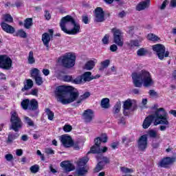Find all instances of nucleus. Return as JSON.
<instances>
[{"label": "nucleus", "instance_id": "f257e3e1", "mask_svg": "<svg viewBox=\"0 0 176 176\" xmlns=\"http://www.w3.org/2000/svg\"><path fill=\"white\" fill-rule=\"evenodd\" d=\"M55 96L57 101L61 102L64 105L71 104L76 101V104H82L85 100H87L90 97L89 92H85L79 96V91L71 86L62 85L56 88Z\"/></svg>", "mask_w": 176, "mask_h": 176}, {"label": "nucleus", "instance_id": "f03ea898", "mask_svg": "<svg viewBox=\"0 0 176 176\" xmlns=\"http://www.w3.org/2000/svg\"><path fill=\"white\" fill-rule=\"evenodd\" d=\"M133 85L135 87H151L155 85V81L152 78V74L146 70H142L138 73L132 74Z\"/></svg>", "mask_w": 176, "mask_h": 176}, {"label": "nucleus", "instance_id": "7ed1b4c3", "mask_svg": "<svg viewBox=\"0 0 176 176\" xmlns=\"http://www.w3.org/2000/svg\"><path fill=\"white\" fill-rule=\"evenodd\" d=\"M60 27L61 30L67 35H78L80 32V25L69 15L61 19Z\"/></svg>", "mask_w": 176, "mask_h": 176}, {"label": "nucleus", "instance_id": "20e7f679", "mask_svg": "<svg viewBox=\"0 0 176 176\" xmlns=\"http://www.w3.org/2000/svg\"><path fill=\"white\" fill-rule=\"evenodd\" d=\"M168 114H167L166 110H164V108H160L158 117L154 122V126L162 124L160 126V131H166V130L170 127V122L168 121Z\"/></svg>", "mask_w": 176, "mask_h": 176}, {"label": "nucleus", "instance_id": "39448f33", "mask_svg": "<svg viewBox=\"0 0 176 176\" xmlns=\"http://www.w3.org/2000/svg\"><path fill=\"white\" fill-rule=\"evenodd\" d=\"M60 60L65 68H72L75 66L76 56L72 52H69L60 57Z\"/></svg>", "mask_w": 176, "mask_h": 176}, {"label": "nucleus", "instance_id": "423d86ee", "mask_svg": "<svg viewBox=\"0 0 176 176\" xmlns=\"http://www.w3.org/2000/svg\"><path fill=\"white\" fill-rule=\"evenodd\" d=\"M10 122V130H14V131L17 132L23 126V122L20 118H19V114L14 111L11 112Z\"/></svg>", "mask_w": 176, "mask_h": 176}, {"label": "nucleus", "instance_id": "0eeeda50", "mask_svg": "<svg viewBox=\"0 0 176 176\" xmlns=\"http://www.w3.org/2000/svg\"><path fill=\"white\" fill-rule=\"evenodd\" d=\"M89 162V157H84L82 158H80L77 162V174L79 176L85 175L87 174V171H89V167L87 164Z\"/></svg>", "mask_w": 176, "mask_h": 176}, {"label": "nucleus", "instance_id": "6e6552de", "mask_svg": "<svg viewBox=\"0 0 176 176\" xmlns=\"http://www.w3.org/2000/svg\"><path fill=\"white\" fill-rule=\"evenodd\" d=\"M111 32L113 36V42L117 46L122 47L124 43L123 38V32L116 28L111 29Z\"/></svg>", "mask_w": 176, "mask_h": 176}, {"label": "nucleus", "instance_id": "1a4fd4ad", "mask_svg": "<svg viewBox=\"0 0 176 176\" xmlns=\"http://www.w3.org/2000/svg\"><path fill=\"white\" fill-rule=\"evenodd\" d=\"M160 113V108L156 109L153 114H151L147 116L143 121V124H142L143 129H149V127H151V124H152V122H153V124H155V122L156 119H157L158 115Z\"/></svg>", "mask_w": 176, "mask_h": 176}, {"label": "nucleus", "instance_id": "9d476101", "mask_svg": "<svg viewBox=\"0 0 176 176\" xmlns=\"http://www.w3.org/2000/svg\"><path fill=\"white\" fill-rule=\"evenodd\" d=\"M153 50L157 53V56L160 60H164V57H168L170 52H166V47L162 44L153 45Z\"/></svg>", "mask_w": 176, "mask_h": 176}, {"label": "nucleus", "instance_id": "9b49d317", "mask_svg": "<svg viewBox=\"0 0 176 176\" xmlns=\"http://www.w3.org/2000/svg\"><path fill=\"white\" fill-rule=\"evenodd\" d=\"M21 105L23 109H29L30 111L38 109V101L35 99H32V100L25 99L21 102Z\"/></svg>", "mask_w": 176, "mask_h": 176}, {"label": "nucleus", "instance_id": "f8f14e48", "mask_svg": "<svg viewBox=\"0 0 176 176\" xmlns=\"http://www.w3.org/2000/svg\"><path fill=\"white\" fill-rule=\"evenodd\" d=\"M95 145H94L89 151V153H105L107 151H108V148L107 146H104L100 148V144H101V139L100 138H97L94 140Z\"/></svg>", "mask_w": 176, "mask_h": 176}, {"label": "nucleus", "instance_id": "ddd939ff", "mask_svg": "<svg viewBox=\"0 0 176 176\" xmlns=\"http://www.w3.org/2000/svg\"><path fill=\"white\" fill-rule=\"evenodd\" d=\"M13 61L8 55H0V68L9 70L12 68Z\"/></svg>", "mask_w": 176, "mask_h": 176}, {"label": "nucleus", "instance_id": "4468645a", "mask_svg": "<svg viewBox=\"0 0 176 176\" xmlns=\"http://www.w3.org/2000/svg\"><path fill=\"white\" fill-rule=\"evenodd\" d=\"M96 154H98L96 156V159L98 162V164L95 168V173H98V171H101V170H102L105 164H108V163H109V159L107 157L102 156V153Z\"/></svg>", "mask_w": 176, "mask_h": 176}, {"label": "nucleus", "instance_id": "2eb2a0df", "mask_svg": "<svg viewBox=\"0 0 176 176\" xmlns=\"http://www.w3.org/2000/svg\"><path fill=\"white\" fill-rule=\"evenodd\" d=\"M95 21L97 23H102L105 20V14L102 8L98 7L95 10L94 12Z\"/></svg>", "mask_w": 176, "mask_h": 176}, {"label": "nucleus", "instance_id": "dca6fc26", "mask_svg": "<svg viewBox=\"0 0 176 176\" xmlns=\"http://www.w3.org/2000/svg\"><path fill=\"white\" fill-rule=\"evenodd\" d=\"M60 140L62 143V145L65 146V148H71V146H72L74 140L71 136L68 135H63L60 136Z\"/></svg>", "mask_w": 176, "mask_h": 176}, {"label": "nucleus", "instance_id": "f3484780", "mask_svg": "<svg viewBox=\"0 0 176 176\" xmlns=\"http://www.w3.org/2000/svg\"><path fill=\"white\" fill-rule=\"evenodd\" d=\"M49 32L50 34L47 32L43 34L41 39L44 46H45L47 49H49V43H50V38H53V30H50Z\"/></svg>", "mask_w": 176, "mask_h": 176}, {"label": "nucleus", "instance_id": "a211bd4d", "mask_svg": "<svg viewBox=\"0 0 176 176\" xmlns=\"http://www.w3.org/2000/svg\"><path fill=\"white\" fill-rule=\"evenodd\" d=\"M138 146L140 151H145L148 146V137L146 135H143L140 137L138 142Z\"/></svg>", "mask_w": 176, "mask_h": 176}, {"label": "nucleus", "instance_id": "6ab92c4d", "mask_svg": "<svg viewBox=\"0 0 176 176\" xmlns=\"http://www.w3.org/2000/svg\"><path fill=\"white\" fill-rule=\"evenodd\" d=\"M175 157H166L160 162L159 166H160V167H164V168H166L170 164H173V163H175Z\"/></svg>", "mask_w": 176, "mask_h": 176}, {"label": "nucleus", "instance_id": "aec40b11", "mask_svg": "<svg viewBox=\"0 0 176 176\" xmlns=\"http://www.w3.org/2000/svg\"><path fill=\"white\" fill-rule=\"evenodd\" d=\"M1 27L5 32H7V34H14L16 30L13 26L6 23L5 21H2L1 23Z\"/></svg>", "mask_w": 176, "mask_h": 176}, {"label": "nucleus", "instance_id": "412c9836", "mask_svg": "<svg viewBox=\"0 0 176 176\" xmlns=\"http://www.w3.org/2000/svg\"><path fill=\"white\" fill-rule=\"evenodd\" d=\"M133 102H134V100H131V99H128L124 102V115H125V116L129 115V112L131 109Z\"/></svg>", "mask_w": 176, "mask_h": 176}, {"label": "nucleus", "instance_id": "4be33fe9", "mask_svg": "<svg viewBox=\"0 0 176 176\" xmlns=\"http://www.w3.org/2000/svg\"><path fill=\"white\" fill-rule=\"evenodd\" d=\"M60 167L65 170V171H72L75 170V166L68 161H64L60 163Z\"/></svg>", "mask_w": 176, "mask_h": 176}, {"label": "nucleus", "instance_id": "5701e85b", "mask_svg": "<svg viewBox=\"0 0 176 176\" xmlns=\"http://www.w3.org/2000/svg\"><path fill=\"white\" fill-rule=\"evenodd\" d=\"M83 118L85 122H91L93 120V118H94V113L91 109H87L83 113Z\"/></svg>", "mask_w": 176, "mask_h": 176}, {"label": "nucleus", "instance_id": "b1692460", "mask_svg": "<svg viewBox=\"0 0 176 176\" xmlns=\"http://www.w3.org/2000/svg\"><path fill=\"white\" fill-rule=\"evenodd\" d=\"M23 85L22 91H25L27 90H30V89H32L34 86V81L31 79H28L23 82Z\"/></svg>", "mask_w": 176, "mask_h": 176}, {"label": "nucleus", "instance_id": "393cba45", "mask_svg": "<svg viewBox=\"0 0 176 176\" xmlns=\"http://www.w3.org/2000/svg\"><path fill=\"white\" fill-rule=\"evenodd\" d=\"M97 63V60H89L84 65V69H87V71H91L96 66V63Z\"/></svg>", "mask_w": 176, "mask_h": 176}, {"label": "nucleus", "instance_id": "a878e982", "mask_svg": "<svg viewBox=\"0 0 176 176\" xmlns=\"http://www.w3.org/2000/svg\"><path fill=\"white\" fill-rule=\"evenodd\" d=\"M19 135L18 133L10 132L8 133V138L7 140L8 144H12L14 140H17V138H19Z\"/></svg>", "mask_w": 176, "mask_h": 176}, {"label": "nucleus", "instance_id": "bb28decb", "mask_svg": "<svg viewBox=\"0 0 176 176\" xmlns=\"http://www.w3.org/2000/svg\"><path fill=\"white\" fill-rule=\"evenodd\" d=\"M149 5V1L147 0L146 1L140 2L137 6L136 10L138 11L144 10L146 9V7Z\"/></svg>", "mask_w": 176, "mask_h": 176}, {"label": "nucleus", "instance_id": "cd10ccee", "mask_svg": "<svg viewBox=\"0 0 176 176\" xmlns=\"http://www.w3.org/2000/svg\"><path fill=\"white\" fill-rule=\"evenodd\" d=\"M109 64H111V60L109 59H107L100 63V66L99 67L100 71H104L105 69L109 67Z\"/></svg>", "mask_w": 176, "mask_h": 176}, {"label": "nucleus", "instance_id": "c85d7f7f", "mask_svg": "<svg viewBox=\"0 0 176 176\" xmlns=\"http://www.w3.org/2000/svg\"><path fill=\"white\" fill-rule=\"evenodd\" d=\"M81 78L82 79V82H90V80H91V79H93L91 78V72H87L84 73L83 75L81 76Z\"/></svg>", "mask_w": 176, "mask_h": 176}, {"label": "nucleus", "instance_id": "c756f323", "mask_svg": "<svg viewBox=\"0 0 176 176\" xmlns=\"http://www.w3.org/2000/svg\"><path fill=\"white\" fill-rule=\"evenodd\" d=\"M147 135H148L150 138H160V134L153 129L148 131Z\"/></svg>", "mask_w": 176, "mask_h": 176}, {"label": "nucleus", "instance_id": "7c9ffc66", "mask_svg": "<svg viewBox=\"0 0 176 176\" xmlns=\"http://www.w3.org/2000/svg\"><path fill=\"white\" fill-rule=\"evenodd\" d=\"M100 106L102 107V108H104V109H108V108H109V107H110L109 98H104L102 99V100L100 102Z\"/></svg>", "mask_w": 176, "mask_h": 176}, {"label": "nucleus", "instance_id": "2f4dec72", "mask_svg": "<svg viewBox=\"0 0 176 176\" xmlns=\"http://www.w3.org/2000/svg\"><path fill=\"white\" fill-rule=\"evenodd\" d=\"M142 41H144L142 38H139V40H132L129 43V46H130V47L140 46V42H142Z\"/></svg>", "mask_w": 176, "mask_h": 176}, {"label": "nucleus", "instance_id": "473e14b6", "mask_svg": "<svg viewBox=\"0 0 176 176\" xmlns=\"http://www.w3.org/2000/svg\"><path fill=\"white\" fill-rule=\"evenodd\" d=\"M41 75V71L38 68H32L30 70V76L32 78H35Z\"/></svg>", "mask_w": 176, "mask_h": 176}, {"label": "nucleus", "instance_id": "72a5a7b5", "mask_svg": "<svg viewBox=\"0 0 176 176\" xmlns=\"http://www.w3.org/2000/svg\"><path fill=\"white\" fill-rule=\"evenodd\" d=\"M2 20L3 21H4V23H13V17H12V15L9 14H3Z\"/></svg>", "mask_w": 176, "mask_h": 176}, {"label": "nucleus", "instance_id": "f704fd0d", "mask_svg": "<svg viewBox=\"0 0 176 176\" xmlns=\"http://www.w3.org/2000/svg\"><path fill=\"white\" fill-rule=\"evenodd\" d=\"M23 25L26 30H30L32 27V19L28 18L24 21Z\"/></svg>", "mask_w": 176, "mask_h": 176}, {"label": "nucleus", "instance_id": "c9c22d12", "mask_svg": "<svg viewBox=\"0 0 176 176\" xmlns=\"http://www.w3.org/2000/svg\"><path fill=\"white\" fill-rule=\"evenodd\" d=\"M28 64H35V58H34V52L30 51L28 57Z\"/></svg>", "mask_w": 176, "mask_h": 176}, {"label": "nucleus", "instance_id": "e433bc0d", "mask_svg": "<svg viewBox=\"0 0 176 176\" xmlns=\"http://www.w3.org/2000/svg\"><path fill=\"white\" fill-rule=\"evenodd\" d=\"M46 115L47 116V118L49 120H53L54 119V113L53 111H50V109H45Z\"/></svg>", "mask_w": 176, "mask_h": 176}, {"label": "nucleus", "instance_id": "4c0bfd02", "mask_svg": "<svg viewBox=\"0 0 176 176\" xmlns=\"http://www.w3.org/2000/svg\"><path fill=\"white\" fill-rule=\"evenodd\" d=\"M147 39H148V41H159V36H156V34H153V33H150L147 35Z\"/></svg>", "mask_w": 176, "mask_h": 176}, {"label": "nucleus", "instance_id": "58836bf2", "mask_svg": "<svg viewBox=\"0 0 176 176\" xmlns=\"http://www.w3.org/2000/svg\"><path fill=\"white\" fill-rule=\"evenodd\" d=\"M137 54L140 56H146V54H148V50H146L145 48H140L138 50Z\"/></svg>", "mask_w": 176, "mask_h": 176}, {"label": "nucleus", "instance_id": "ea45409f", "mask_svg": "<svg viewBox=\"0 0 176 176\" xmlns=\"http://www.w3.org/2000/svg\"><path fill=\"white\" fill-rule=\"evenodd\" d=\"M120 171L122 172L124 174H131V173H133L134 170L124 166H121Z\"/></svg>", "mask_w": 176, "mask_h": 176}, {"label": "nucleus", "instance_id": "a19ab883", "mask_svg": "<svg viewBox=\"0 0 176 176\" xmlns=\"http://www.w3.org/2000/svg\"><path fill=\"white\" fill-rule=\"evenodd\" d=\"M30 170L32 174H36L39 171V165L35 164L30 168Z\"/></svg>", "mask_w": 176, "mask_h": 176}, {"label": "nucleus", "instance_id": "79ce46f5", "mask_svg": "<svg viewBox=\"0 0 176 176\" xmlns=\"http://www.w3.org/2000/svg\"><path fill=\"white\" fill-rule=\"evenodd\" d=\"M34 80L36 82V84L37 86H41V85L43 84V78L40 76H37V77L34 78Z\"/></svg>", "mask_w": 176, "mask_h": 176}, {"label": "nucleus", "instance_id": "37998d69", "mask_svg": "<svg viewBox=\"0 0 176 176\" xmlns=\"http://www.w3.org/2000/svg\"><path fill=\"white\" fill-rule=\"evenodd\" d=\"M72 83H74L75 85H80V83H83L82 76H78L76 78H73Z\"/></svg>", "mask_w": 176, "mask_h": 176}, {"label": "nucleus", "instance_id": "c03bdc74", "mask_svg": "<svg viewBox=\"0 0 176 176\" xmlns=\"http://www.w3.org/2000/svg\"><path fill=\"white\" fill-rule=\"evenodd\" d=\"M111 36L107 34H105L103 37V38L102 39V42L104 45H108V43H109V37Z\"/></svg>", "mask_w": 176, "mask_h": 176}, {"label": "nucleus", "instance_id": "a18cd8bd", "mask_svg": "<svg viewBox=\"0 0 176 176\" xmlns=\"http://www.w3.org/2000/svg\"><path fill=\"white\" fill-rule=\"evenodd\" d=\"M16 36H20L21 38H27V33L23 30H20L16 32Z\"/></svg>", "mask_w": 176, "mask_h": 176}, {"label": "nucleus", "instance_id": "49530a36", "mask_svg": "<svg viewBox=\"0 0 176 176\" xmlns=\"http://www.w3.org/2000/svg\"><path fill=\"white\" fill-rule=\"evenodd\" d=\"M120 108H121L120 103L119 102L116 103L113 109L114 113H119L120 112Z\"/></svg>", "mask_w": 176, "mask_h": 176}, {"label": "nucleus", "instance_id": "de8ad7c7", "mask_svg": "<svg viewBox=\"0 0 176 176\" xmlns=\"http://www.w3.org/2000/svg\"><path fill=\"white\" fill-rule=\"evenodd\" d=\"M74 77H72V76H68V75H65L63 77V80H64V82H72L73 81Z\"/></svg>", "mask_w": 176, "mask_h": 176}, {"label": "nucleus", "instance_id": "09e8293b", "mask_svg": "<svg viewBox=\"0 0 176 176\" xmlns=\"http://www.w3.org/2000/svg\"><path fill=\"white\" fill-rule=\"evenodd\" d=\"M24 119L25 120V122L27 123V124H28V126H31L32 127L34 126V121H32V120H31V118L25 116Z\"/></svg>", "mask_w": 176, "mask_h": 176}, {"label": "nucleus", "instance_id": "8fccbe9b", "mask_svg": "<svg viewBox=\"0 0 176 176\" xmlns=\"http://www.w3.org/2000/svg\"><path fill=\"white\" fill-rule=\"evenodd\" d=\"M72 146L74 148V149H75V151H79V149H80V145H79V142H74L73 141V144L72 145Z\"/></svg>", "mask_w": 176, "mask_h": 176}, {"label": "nucleus", "instance_id": "3c124183", "mask_svg": "<svg viewBox=\"0 0 176 176\" xmlns=\"http://www.w3.org/2000/svg\"><path fill=\"white\" fill-rule=\"evenodd\" d=\"M63 130L65 133H69V131H72V126L71 125L65 124L63 126Z\"/></svg>", "mask_w": 176, "mask_h": 176}, {"label": "nucleus", "instance_id": "603ef678", "mask_svg": "<svg viewBox=\"0 0 176 176\" xmlns=\"http://www.w3.org/2000/svg\"><path fill=\"white\" fill-rule=\"evenodd\" d=\"M39 91V90L36 88H34L31 90V91L30 92V94H31L32 96H35L36 97H38V92Z\"/></svg>", "mask_w": 176, "mask_h": 176}, {"label": "nucleus", "instance_id": "864d4df0", "mask_svg": "<svg viewBox=\"0 0 176 176\" xmlns=\"http://www.w3.org/2000/svg\"><path fill=\"white\" fill-rule=\"evenodd\" d=\"M168 5V1L165 0L162 4L160 6V9L161 10H164L166 9V7Z\"/></svg>", "mask_w": 176, "mask_h": 176}, {"label": "nucleus", "instance_id": "5fc2aeb1", "mask_svg": "<svg viewBox=\"0 0 176 176\" xmlns=\"http://www.w3.org/2000/svg\"><path fill=\"white\" fill-rule=\"evenodd\" d=\"M99 138L102 142H107V141H108V136H107V134H102Z\"/></svg>", "mask_w": 176, "mask_h": 176}, {"label": "nucleus", "instance_id": "6e6d98bb", "mask_svg": "<svg viewBox=\"0 0 176 176\" xmlns=\"http://www.w3.org/2000/svg\"><path fill=\"white\" fill-rule=\"evenodd\" d=\"M44 16L45 20H50V19H52V15L50 14V12L47 10L45 11Z\"/></svg>", "mask_w": 176, "mask_h": 176}, {"label": "nucleus", "instance_id": "4d7b16f0", "mask_svg": "<svg viewBox=\"0 0 176 176\" xmlns=\"http://www.w3.org/2000/svg\"><path fill=\"white\" fill-rule=\"evenodd\" d=\"M5 159L7 160V162H12V160H13V155L7 154L5 156Z\"/></svg>", "mask_w": 176, "mask_h": 176}, {"label": "nucleus", "instance_id": "13d9d810", "mask_svg": "<svg viewBox=\"0 0 176 176\" xmlns=\"http://www.w3.org/2000/svg\"><path fill=\"white\" fill-rule=\"evenodd\" d=\"M148 94L151 96V97H157V92H156L155 90H150L148 91Z\"/></svg>", "mask_w": 176, "mask_h": 176}, {"label": "nucleus", "instance_id": "bf43d9fd", "mask_svg": "<svg viewBox=\"0 0 176 176\" xmlns=\"http://www.w3.org/2000/svg\"><path fill=\"white\" fill-rule=\"evenodd\" d=\"M45 153L47 155H54V151H53V149L51 148H48L45 149Z\"/></svg>", "mask_w": 176, "mask_h": 176}, {"label": "nucleus", "instance_id": "052dcab7", "mask_svg": "<svg viewBox=\"0 0 176 176\" xmlns=\"http://www.w3.org/2000/svg\"><path fill=\"white\" fill-rule=\"evenodd\" d=\"M115 72H116V68L115 67V66H113L109 69L108 74L111 75V74H115Z\"/></svg>", "mask_w": 176, "mask_h": 176}, {"label": "nucleus", "instance_id": "680f3d73", "mask_svg": "<svg viewBox=\"0 0 176 176\" xmlns=\"http://www.w3.org/2000/svg\"><path fill=\"white\" fill-rule=\"evenodd\" d=\"M110 50L111 52H116L118 50V45L113 44L110 46Z\"/></svg>", "mask_w": 176, "mask_h": 176}, {"label": "nucleus", "instance_id": "e2e57ef3", "mask_svg": "<svg viewBox=\"0 0 176 176\" xmlns=\"http://www.w3.org/2000/svg\"><path fill=\"white\" fill-rule=\"evenodd\" d=\"M118 124L121 126H124V124H126V120H124V118H120L118 121Z\"/></svg>", "mask_w": 176, "mask_h": 176}, {"label": "nucleus", "instance_id": "0e129e2a", "mask_svg": "<svg viewBox=\"0 0 176 176\" xmlns=\"http://www.w3.org/2000/svg\"><path fill=\"white\" fill-rule=\"evenodd\" d=\"M42 72L45 76H47L50 74V71L47 69H43Z\"/></svg>", "mask_w": 176, "mask_h": 176}, {"label": "nucleus", "instance_id": "69168bd1", "mask_svg": "<svg viewBox=\"0 0 176 176\" xmlns=\"http://www.w3.org/2000/svg\"><path fill=\"white\" fill-rule=\"evenodd\" d=\"M82 22L85 24H89V17L87 16H82Z\"/></svg>", "mask_w": 176, "mask_h": 176}, {"label": "nucleus", "instance_id": "338daca9", "mask_svg": "<svg viewBox=\"0 0 176 176\" xmlns=\"http://www.w3.org/2000/svg\"><path fill=\"white\" fill-rule=\"evenodd\" d=\"M16 156H22L23 155V150L22 149H16Z\"/></svg>", "mask_w": 176, "mask_h": 176}, {"label": "nucleus", "instance_id": "774afa93", "mask_svg": "<svg viewBox=\"0 0 176 176\" xmlns=\"http://www.w3.org/2000/svg\"><path fill=\"white\" fill-rule=\"evenodd\" d=\"M170 8H176V0H170Z\"/></svg>", "mask_w": 176, "mask_h": 176}]
</instances>
